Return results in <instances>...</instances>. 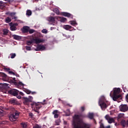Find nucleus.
<instances>
[{
  "label": "nucleus",
  "instance_id": "obj_1",
  "mask_svg": "<svg viewBox=\"0 0 128 128\" xmlns=\"http://www.w3.org/2000/svg\"><path fill=\"white\" fill-rule=\"evenodd\" d=\"M80 115L74 114L72 118V125L73 128H90V125L86 124H82Z\"/></svg>",
  "mask_w": 128,
  "mask_h": 128
},
{
  "label": "nucleus",
  "instance_id": "obj_2",
  "mask_svg": "<svg viewBox=\"0 0 128 128\" xmlns=\"http://www.w3.org/2000/svg\"><path fill=\"white\" fill-rule=\"evenodd\" d=\"M4 110H9V112H11V110H12L14 112L11 114V115L10 116V120L12 122H14L16 118H18V116H20V112H18V110H15L14 108L11 107V108H5Z\"/></svg>",
  "mask_w": 128,
  "mask_h": 128
},
{
  "label": "nucleus",
  "instance_id": "obj_3",
  "mask_svg": "<svg viewBox=\"0 0 128 128\" xmlns=\"http://www.w3.org/2000/svg\"><path fill=\"white\" fill-rule=\"evenodd\" d=\"M120 88H114V93H113V96L112 100L114 102L116 100L122 98V94H120Z\"/></svg>",
  "mask_w": 128,
  "mask_h": 128
},
{
  "label": "nucleus",
  "instance_id": "obj_4",
  "mask_svg": "<svg viewBox=\"0 0 128 128\" xmlns=\"http://www.w3.org/2000/svg\"><path fill=\"white\" fill-rule=\"evenodd\" d=\"M31 108H34V112H40L38 110L42 108V105L39 102H32L30 104Z\"/></svg>",
  "mask_w": 128,
  "mask_h": 128
},
{
  "label": "nucleus",
  "instance_id": "obj_5",
  "mask_svg": "<svg viewBox=\"0 0 128 128\" xmlns=\"http://www.w3.org/2000/svg\"><path fill=\"white\" fill-rule=\"evenodd\" d=\"M98 103L102 110H104L105 108H108V105H106V104L104 102V98H103L102 99H100Z\"/></svg>",
  "mask_w": 128,
  "mask_h": 128
},
{
  "label": "nucleus",
  "instance_id": "obj_6",
  "mask_svg": "<svg viewBox=\"0 0 128 128\" xmlns=\"http://www.w3.org/2000/svg\"><path fill=\"white\" fill-rule=\"evenodd\" d=\"M120 112H126L128 111V106L126 104H122L119 106Z\"/></svg>",
  "mask_w": 128,
  "mask_h": 128
},
{
  "label": "nucleus",
  "instance_id": "obj_7",
  "mask_svg": "<svg viewBox=\"0 0 128 128\" xmlns=\"http://www.w3.org/2000/svg\"><path fill=\"white\" fill-rule=\"evenodd\" d=\"M6 14L7 16H10L12 18V20H16L18 18L17 16H16V13L15 12H8L6 13Z\"/></svg>",
  "mask_w": 128,
  "mask_h": 128
},
{
  "label": "nucleus",
  "instance_id": "obj_8",
  "mask_svg": "<svg viewBox=\"0 0 128 128\" xmlns=\"http://www.w3.org/2000/svg\"><path fill=\"white\" fill-rule=\"evenodd\" d=\"M8 92L10 94H12V96H16L18 94V90L16 89L10 90Z\"/></svg>",
  "mask_w": 128,
  "mask_h": 128
},
{
  "label": "nucleus",
  "instance_id": "obj_9",
  "mask_svg": "<svg viewBox=\"0 0 128 128\" xmlns=\"http://www.w3.org/2000/svg\"><path fill=\"white\" fill-rule=\"evenodd\" d=\"M104 118L106 120H108V124H112V122H114V118H110V115L106 114Z\"/></svg>",
  "mask_w": 128,
  "mask_h": 128
},
{
  "label": "nucleus",
  "instance_id": "obj_10",
  "mask_svg": "<svg viewBox=\"0 0 128 128\" xmlns=\"http://www.w3.org/2000/svg\"><path fill=\"white\" fill-rule=\"evenodd\" d=\"M46 50V46L44 45L38 44L36 46V48L35 49L36 52H40V50Z\"/></svg>",
  "mask_w": 128,
  "mask_h": 128
},
{
  "label": "nucleus",
  "instance_id": "obj_11",
  "mask_svg": "<svg viewBox=\"0 0 128 128\" xmlns=\"http://www.w3.org/2000/svg\"><path fill=\"white\" fill-rule=\"evenodd\" d=\"M30 30V27L28 26H24L22 28H21V30L23 34H26L28 32V30Z\"/></svg>",
  "mask_w": 128,
  "mask_h": 128
},
{
  "label": "nucleus",
  "instance_id": "obj_12",
  "mask_svg": "<svg viewBox=\"0 0 128 128\" xmlns=\"http://www.w3.org/2000/svg\"><path fill=\"white\" fill-rule=\"evenodd\" d=\"M62 16H66L67 18H74V16L72 14L66 12H62Z\"/></svg>",
  "mask_w": 128,
  "mask_h": 128
},
{
  "label": "nucleus",
  "instance_id": "obj_13",
  "mask_svg": "<svg viewBox=\"0 0 128 128\" xmlns=\"http://www.w3.org/2000/svg\"><path fill=\"white\" fill-rule=\"evenodd\" d=\"M9 104H13L14 106L16 104H18V101L14 98H12L9 100L8 102Z\"/></svg>",
  "mask_w": 128,
  "mask_h": 128
},
{
  "label": "nucleus",
  "instance_id": "obj_14",
  "mask_svg": "<svg viewBox=\"0 0 128 128\" xmlns=\"http://www.w3.org/2000/svg\"><path fill=\"white\" fill-rule=\"evenodd\" d=\"M56 20H60L61 22H66V18L60 16H56Z\"/></svg>",
  "mask_w": 128,
  "mask_h": 128
},
{
  "label": "nucleus",
  "instance_id": "obj_15",
  "mask_svg": "<svg viewBox=\"0 0 128 128\" xmlns=\"http://www.w3.org/2000/svg\"><path fill=\"white\" fill-rule=\"evenodd\" d=\"M94 114L92 112H89L87 117L90 118V120H94V122H95L96 123V120L94 118Z\"/></svg>",
  "mask_w": 128,
  "mask_h": 128
},
{
  "label": "nucleus",
  "instance_id": "obj_16",
  "mask_svg": "<svg viewBox=\"0 0 128 128\" xmlns=\"http://www.w3.org/2000/svg\"><path fill=\"white\" fill-rule=\"evenodd\" d=\"M0 76H2L5 80H8L10 78V77L6 74L2 72H0Z\"/></svg>",
  "mask_w": 128,
  "mask_h": 128
},
{
  "label": "nucleus",
  "instance_id": "obj_17",
  "mask_svg": "<svg viewBox=\"0 0 128 128\" xmlns=\"http://www.w3.org/2000/svg\"><path fill=\"white\" fill-rule=\"evenodd\" d=\"M30 102L28 98H24L23 102L24 104H26V106H28V104H30Z\"/></svg>",
  "mask_w": 128,
  "mask_h": 128
},
{
  "label": "nucleus",
  "instance_id": "obj_18",
  "mask_svg": "<svg viewBox=\"0 0 128 128\" xmlns=\"http://www.w3.org/2000/svg\"><path fill=\"white\" fill-rule=\"evenodd\" d=\"M10 30L14 31V30H16L17 28L16 27V26H14V24L12 22H10Z\"/></svg>",
  "mask_w": 128,
  "mask_h": 128
},
{
  "label": "nucleus",
  "instance_id": "obj_19",
  "mask_svg": "<svg viewBox=\"0 0 128 128\" xmlns=\"http://www.w3.org/2000/svg\"><path fill=\"white\" fill-rule=\"evenodd\" d=\"M12 38H13L14 40H22V37L16 34L12 35Z\"/></svg>",
  "mask_w": 128,
  "mask_h": 128
},
{
  "label": "nucleus",
  "instance_id": "obj_20",
  "mask_svg": "<svg viewBox=\"0 0 128 128\" xmlns=\"http://www.w3.org/2000/svg\"><path fill=\"white\" fill-rule=\"evenodd\" d=\"M58 110H54L52 112V114H54V118H58Z\"/></svg>",
  "mask_w": 128,
  "mask_h": 128
},
{
  "label": "nucleus",
  "instance_id": "obj_21",
  "mask_svg": "<svg viewBox=\"0 0 128 128\" xmlns=\"http://www.w3.org/2000/svg\"><path fill=\"white\" fill-rule=\"evenodd\" d=\"M34 40L36 44H40V42H44V40L40 39H38V38H35L34 39Z\"/></svg>",
  "mask_w": 128,
  "mask_h": 128
},
{
  "label": "nucleus",
  "instance_id": "obj_22",
  "mask_svg": "<svg viewBox=\"0 0 128 128\" xmlns=\"http://www.w3.org/2000/svg\"><path fill=\"white\" fill-rule=\"evenodd\" d=\"M56 17H50L48 18V20L49 22H56Z\"/></svg>",
  "mask_w": 128,
  "mask_h": 128
},
{
  "label": "nucleus",
  "instance_id": "obj_23",
  "mask_svg": "<svg viewBox=\"0 0 128 128\" xmlns=\"http://www.w3.org/2000/svg\"><path fill=\"white\" fill-rule=\"evenodd\" d=\"M120 124H121V126H122L124 128V126H126V120H122L120 121Z\"/></svg>",
  "mask_w": 128,
  "mask_h": 128
},
{
  "label": "nucleus",
  "instance_id": "obj_24",
  "mask_svg": "<svg viewBox=\"0 0 128 128\" xmlns=\"http://www.w3.org/2000/svg\"><path fill=\"white\" fill-rule=\"evenodd\" d=\"M124 114L120 113V114H118V122L120 120V118H124Z\"/></svg>",
  "mask_w": 128,
  "mask_h": 128
},
{
  "label": "nucleus",
  "instance_id": "obj_25",
  "mask_svg": "<svg viewBox=\"0 0 128 128\" xmlns=\"http://www.w3.org/2000/svg\"><path fill=\"white\" fill-rule=\"evenodd\" d=\"M72 26H70V25H65L63 26V28L64 30H70V28H72Z\"/></svg>",
  "mask_w": 128,
  "mask_h": 128
},
{
  "label": "nucleus",
  "instance_id": "obj_26",
  "mask_svg": "<svg viewBox=\"0 0 128 128\" xmlns=\"http://www.w3.org/2000/svg\"><path fill=\"white\" fill-rule=\"evenodd\" d=\"M53 12H55L56 14H58V16L60 14V10L58 8H55L54 9Z\"/></svg>",
  "mask_w": 128,
  "mask_h": 128
},
{
  "label": "nucleus",
  "instance_id": "obj_27",
  "mask_svg": "<svg viewBox=\"0 0 128 128\" xmlns=\"http://www.w3.org/2000/svg\"><path fill=\"white\" fill-rule=\"evenodd\" d=\"M3 32V34H4V36H6L8 34V29H4L2 30Z\"/></svg>",
  "mask_w": 128,
  "mask_h": 128
},
{
  "label": "nucleus",
  "instance_id": "obj_28",
  "mask_svg": "<svg viewBox=\"0 0 128 128\" xmlns=\"http://www.w3.org/2000/svg\"><path fill=\"white\" fill-rule=\"evenodd\" d=\"M100 128H110V126H108L106 127H104V124L100 123Z\"/></svg>",
  "mask_w": 128,
  "mask_h": 128
},
{
  "label": "nucleus",
  "instance_id": "obj_29",
  "mask_svg": "<svg viewBox=\"0 0 128 128\" xmlns=\"http://www.w3.org/2000/svg\"><path fill=\"white\" fill-rule=\"evenodd\" d=\"M5 22L6 24H8V22H12V19H10V17H7L5 20Z\"/></svg>",
  "mask_w": 128,
  "mask_h": 128
},
{
  "label": "nucleus",
  "instance_id": "obj_30",
  "mask_svg": "<svg viewBox=\"0 0 128 128\" xmlns=\"http://www.w3.org/2000/svg\"><path fill=\"white\" fill-rule=\"evenodd\" d=\"M70 116V111L69 109L66 110V116Z\"/></svg>",
  "mask_w": 128,
  "mask_h": 128
},
{
  "label": "nucleus",
  "instance_id": "obj_31",
  "mask_svg": "<svg viewBox=\"0 0 128 128\" xmlns=\"http://www.w3.org/2000/svg\"><path fill=\"white\" fill-rule=\"evenodd\" d=\"M32 42H34L32 40H28L26 41V44L28 46H30L31 44H32Z\"/></svg>",
  "mask_w": 128,
  "mask_h": 128
},
{
  "label": "nucleus",
  "instance_id": "obj_32",
  "mask_svg": "<svg viewBox=\"0 0 128 128\" xmlns=\"http://www.w3.org/2000/svg\"><path fill=\"white\" fill-rule=\"evenodd\" d=\"M20 124H21L22 128H27L28 126L26 125V124L24 123V122H22Z\"/></svg>",
  "mask_w": 128,
  "mask_h": 128
},
{
  "label": "nucleus",
  "instance_id": "obj_33",
  "mask_svg": "<svg viewBox=\"0 0 128 128\" xmlns=\"http://www.w3.org/2000/svg\"><path fill=\"white\" fill-rule=\"evenodd\" d=\"M70 24H72V26H76V24H76V22L74 20H71L70 22Z\"/></svg>",
  "mask_w": 128,
  "mask_h": 128
},
{
  "label": "nucleus",
  "instance_id": "obj_34",
  "mask_svg": "<svg viewBox=\"0 0 128 128\" xmlns=\"http://www.w3.org/2000/svg\"><path fill=\"white\" fill-rule=\"evenodd\" d=\"M4 3L2 1H0V8L4 7Z\"/></svg>",
  "mask_w": 128,
  "mask_h": 128
},
{
  "label": "nucleus",
  "instance_id": "obj_35",
  "mask_svg": "<svg viewBox=\"0 0 128 128\" xmlns=\"http://www.w3.org/2000/svg\"><path fill=\"white\" fill-rule=\"evenodd\" d=\"M32 10H26V16H30L31 14H32Z\"/></svg>",
  "mask_w": 128,
  "mask_h": 128
},
{
  "label": "nucleus",
  "instance_id": "obj_36",
  "mask_svg": "<svg viewBox=\"0 0 128 128\" xmlns=\"http://www.w3.org/2000/svg\"><path fill=\"white\" fill-rule=\"evenodd\" d=\"M10 56H11L10 58H16V53H12L10 54Z\"/></svg>",
  "mask_w": 128,
  "mask_h": 128
},
{
  "label": "nucleus",
  "instance_id": "obj_37",
  "mask_svg": "<svg viewBox=\"0 0 128 128\" xmlns=\"http://www.w3.org/2000/svg\"><path fill=\"white\" fill-rule=\"evenodd\" d=\"M33 128H42V126H39L38 124H36L34 126H33Z\"/></svg>",
  "mask_w": 128,
  "mask_h": 128
},
{
  "label": "nucleus",
  "instance_id": "obj_38",
  "mask_svg": "<svg viewBox=\"0 0 128 128\" xmlns=\"http://www.w3.org/2000/svg\"><path fill=\"white\" fill-rule=\"evenodd\" d=\"M34 32H35V30L34 29H30V30H28V32H29V34H34Z\"/></svg>",
  "mask_w": 128,
  "mask_h": 128
},
{
  "label": "nucleus",
  "instance_id": "obj_39",
  "mask_svg": "<svg viewBox=\"0 0 128 128\" xmlns=\"http://www.w3.org/2000/svg\"><path fill=\"white\" fill-rule=\"evenodd\" d=\"M25 92H26V94H31L32 91H30V90H28V89H26L25 90Z\"/></svg>",
  "mask_w": 128,
  "mask_h": 128
},
{
  "label": "nucleus",
  "instance_id": "obj_40",
  "mask_svg": "<svg viewBox=\"0 0 128 128\" xmlns=\"http://www.w3.org/2000/svg\"><path fill=\"white\" fill-rule=\"evenodd\" d=\"M28 100H29V102H32V100H34V98L32 96H29Z\"/></svg>",
  "mask_w": 128,
  "mask_h": 128
},
{
  "label": "nucleus",
  "instance_id": "obj_41",
  "mask_svg": "<svg viewBox=\"0 0 128 128\" xmlns=\"http://www.w3.org/2000/svg\"><path fill=\"white\" fill-rule=\"evenodd\" d=\"M8 74H12V76H14V74H16V73H14V72H13L12 70L8 71Z\"/></svg>",
  "mask_w": 128,
  "mask_h": 128
},
{
  "label": "nucleus",
  "instance_id": "obj_42",
  "mask_svg": "<svg viewBox=\"0 0 128 128\" xmlns=\"http://www.w3.org/2000/svg\"><path fill=\"white\" fill-rule=\"evenodd\" d=\"M26 50H32V48L30 46H26Z\"/></svg>",
  "mask_w": 128,
  "mask_h": 128
},
{
  "label": "nucleus",
  "instance_id": "obj_43",
  "mask_svg": "<svg viewBox=\"0 0 128 128\" xmlns=\"http://www.w3.org/2000/svg\"><path fill=\"white\" fill-rule=\"evenodd\" d=\"M60 120H56V126L60 125Z\"/></svg>",
  "mask_w": 128,
  "mask_h": 128
},
{
  "label": "nucleus",
  "instance_id": "obj_44",
  "mask_svg": "<svg viewBox=\"0 0 128 128\" xmlns=\"http://www.w3.org/2000/svg\"><path fill=\"white\" fill-rule=\"evenodd\" d=\"M42 32L43 34H48V30L46 29H44Z\"/></svg>",
  "mask_w": 128,
  "mask_h": 128
},
{
  "label": "nucleus",
  "instance_id": "obj_45",
  "mask_svg": "<svg viewBox=\"0 0 128 128\" xmlns=\"http://www.w3.org/2000/svg\"><path fill=\"white\" fill-rule=\"evenodd\" d=\"M4 116V110L0 109V116Z\"/></svg>",
  "mask_w": 128,
  "mask_h": 128
},
{
  "label": "nucleus",
  "instance_id": "obj_46",
  "mask_svg": "<svg viewBox=\"0 0 128 128\" xmlns=\"http://www.w3.org/2000/svg\"><path fill=\"white\" fill-rule=\"evenodd\" d=\"M12 80L14 81V82H13L14 84H18V82H16V78H13Z\"/></svg>",
  "mask_w": 128,
  "mask_h": 128
},
{
  "label": "nucleus",
  "instance_id": "obj_47",
  "mask_svg": "<svg viewBox=\"0 0 128 128\" xmlns=\"http://www.w3.org/2000/svg\"><path fill=\"white\" fill-rule=\"evenodd\" d=\"M46 100H43V102H41V104L43 105L46 104Z\"/></svg>",
  "mask_w": 128,
  "mask_h": 128
},
{
  "label": "nucleus",
  "instance_id": "obj_48",
  "mask_svg": "<svg viewBox=\"0 0 128 128\" xmlns=\"http://www.w3.org/2000/svg\"><path fill=\"white\" fill-rule=\"evenodd\" d=\"M29 116H30L32 118H34V114L32 113H30Z\"/></svg>",
  "mask_w": 128,
  "mask_h": 128
},
{
  "label": "nucleus",
  "instance_id": "obj_49",
  "mask_svg": "<svg viewBox=\"0 0 128 128\" xmlns=\"http://www.w3.org/2000/svg\"><path fill=\"white\" fill-rule=\"evenodd\" d=\"M18 86H24V84L21 82H18Z\"/></svg>",
  "mask_w": 128,
  "mask_h": 128
},
{
  "label": "nucleus",
  "instance_id": "obj_50",
  "mask_svg": "<svg viewBox=\"0 0 128 128\" xmlns=\"http://www.w3.org/2000/svg\"><path fill=\"white\" fill-rule=\"evenodd\" d=\"M81 110H82V112H84V106H82L81 107Z\"/></svg>",
  "mask_w": 128,
  "mask_h": 128
},
{
  "label": "nucleus",
  "instance_id": "obj_51",
  "mask_svg": "<svg viewBox=\"0 0 128 128\" xmlns=\"http://www.w3.org/2000/svg\"><path fill=\"white\" fill-rule=\"evenodd\" d=\"M17 96V98H22V96H20V95H18V96Z\"/></svg>",
  "mask_w": 128,
  "mask_h": 128
},
{
  "label": "nucleus",
  "instance_id": "obj_52",
  "mask_svg": "<svg viewBox=\"0 0 128 128\" xmlns=\"http://www.w3.org/2000/svg\"><path fill=\"white\" fill-rule=\"evenodd\" d=\"M18 94H20V96H24V94L22 93V92H19L18 91Z\"/></svg>",
  "mask_w": 128,
  "mask_h": 128
},
{
  "label": "nucleus",
  "instance_id": "obj_53",
  "mask_svg": "<svg viewBox=\"0 0 128 128\" xmlns=\"http://www.w3.org/2000/svg\"><path fill=\"white\" fill-rule=\"evenodd\" d=\"M14 24V26H18V23H14V24Z\"/></svg>",
  "mask_w": 128,
  "mask_h": 128
},
{
  "label": "nucleus",
  "instance_id": "obj_54",
  "mask_svg": "<svg viewBox=\"0 0 128 128\" xmlns=\"http://www.w3.org/2000/svg\"><path fill=\"white\" fill-rule=\"evenodd\" d=\"M10 68H6V69H5V70H6V72H10Z\"/></svg>",
  "mask_w": 128,
  "mask_h": 128
},
{
  "label": "nucleus",
  "instance_id": "obj_55",
  "mask_svg": "<svg viewBox=\"0 0 128 128\" xmlns=\"http://www.w3.org/2000/svg\"><path fill=\"white\" fill-rule=\"evenodd\" d=\"M14 76H16L18 78L20 77V75L18 74L17 73H15V74Z\"/></svg>",
  "mask_w": 128,
  "mask_h": 128
},
{
  "label": "nucleus",
  "instance_id": "obj_56",
  "mask_svg": "<svg viewBox=\"0 0 128 128\" xmlns=\"http://www.w3.org/2000/svg\"><path fill=\"white\" fill-rule=\"evenodd\" d=\"M31 94H36V92H31Z\"/></svg>",
  "mask_w": 128,
  "mask_h": 128
},
{
  "label": "nucleus",
  "instance_id": "obj_57",
  "mask_svg": "<svg viewBox=\"0 0 128 128\" xmlns=\"http://www.w3.org/2000/svg\"><path fill=\"white\" fill-rule=\"evenodd\" d=\"M63 36H64L65 38H68V36H66V34H62Z\"/></svg>",
  "mask_w": 128,
  "mask_h": 128
},
{
  "label": "nucleus",
  "instance_id": "obj_58",
  "mask_svg": "<svg viewBox=\"0 0 128 128\" xmlns=\"http://www.w3.org/2000/svg\"><path fill=\"white\" fill-rule=\"evenodd\" d=\"M64 124H68V122L66 121H64Z\"/></svg>",
  "mask_w": 128,
  "mask_h": 128
},
{
  "label": "nucleus",
  "instance_id": "obj_59",
  "mask_svg": "<svg viewBox=\"0 0 128 128\" xmlns=\"http://www.w3.org/2000/svg\"><path fill=\"white\" fill-rule=\"evenodd\" d=\"M5 2H10V0H4Z\"/></svg>",
  "mask_w": 128,
  "mask_h": 128
},
{
  "label": "nucleus",
  "instance_id": "obj_60",
  "mask_svg": "<svg viewBox=\"0 0 128 128\" xmlns=\"http://www.w3.org/2000/svg\"><path fill=\"white\" fill-rule=\"evenodd\" d=\"M114 126H118V123H116L114 124Z\"/></svg>",
  "mask_w": 128,
  "mask_h": 128
},
{
  "label": "nucleus",
  "instance_id": "obj_61",
  "mask_svg": "<svg viewBox=\"0 0 128 128\" xmlns=\"http://www.w3.org/2000/svg\"><path fill=\"white\" fill-rule=\"evenodd\" d=\"M68 106H70V108H72V105H70V104H68Z\"/></svg>",
  "mask_w": 128,
  "mask_h": 128
},
{
  "label": "nucleus",
  "instance_id": "obj_62",
  "mask_svg": "<svg viewBox=\"0 0 128 128\" xmlns=\"http://www.w3.org/2000/svg\"><path fill=\"white\" fill-rule=\"evenodd\" d=\"M0 86H2V83H0Z\"/></svg>",
  "mask_w": 128,
  "mask_h": 128
}]
</instances>
